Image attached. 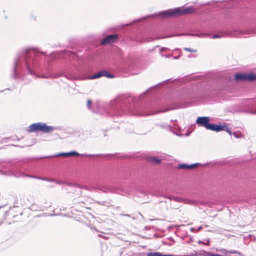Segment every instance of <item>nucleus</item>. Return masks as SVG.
I'll list each match as a JSON object with an SVG mask.
<instances>
[{
    "label": "nucleus",
    "mask_w": 256,
    "mask_h": 256,
    "mask_svg": "<svg viewBox=\"0 0 256 256\" xmlns=\"http://www.w3.org/2000/svg\"><path fill=\"white\" fill-rule=\"evenodd\" d=\"M22 214L18 206L10 208L4 214V220L5 222L10 224L19 220L20 216Z\"/></svg>",
    "instance_id": "nucleus-1"
},
{
    "label": "nucleus",
    "mask_w": 256,
    "mask_h": 256,
    "mask_svg": "<svg viewBox=\"0 0 256 256\" xmlns=\"http://www.w3.org/2000/svg\"><path fill=\"white\" fill-rule=\"evenodd\" d=\"M209 122L210 118L207 116L198 117L196 120V124L200 126H204L206 130L218 132L224 129V128L222 125L210 124Z\"/></svg>",
    "instance_id": "nucleus-2"
},
{
    "label": "nucleus",
    "mask_w": 256,
    "mask_h": 256,
    "mask_svg": "<svg viewBox=\"0 0 256 256\" xmlns=\"http://www.w3.org/2000/svg\"><path fill=\"white\" fill-rule=\"evenodd\" d=\"M54 130V128L51 126H47L46 124L38 122L30 124L27 130L28 132H50Z\"/></svg>",
    "instance_id": "nucleus-3"
},
{
    "label": "nucleus",
    "mask_w": 256,
    "mask_h": 256,
    "mask_svg": "<svg viewBox=\"0 0 256 256\" xmlns=\"http://www.w3.org/2000/svg\"><path fill=\"white\" fill-rule=\"evenodd\" d=\"M192 12V8H187L181 9L180 8L174 10H170L164 12L162 13V16L166 18L178 16H181L184 14H189Z\"/></svg>",
    "instance_id": "nucleus-4"
},
{
    "label": "nucleus",
    "mask_w": 256,
    "mask_h": 256,
    "mask_svg": "<svg viewBox=\"0 0 256 256\" xmlns=\"http://www.w3.org/2000/svg\"><path fill=\"white\" fill-rule=\"evenodd\" d=\"M118 40V36L116 34L108 35L100 40V44L104 46L107 44H112Z\"/></svg>",
    "instance_id": "nucleus-5"
},
{
    "label": "nucleus",
    "mask_w": 256,
    "mask_h": 256,
    "mask_svg": "<svg viewBox=\"0 0 256 256\" xmlns=\"http://www.w3.org/2000/svg\"><path fill=\"white\" fill-rule=\"evenodd\" d=\"M252 74L238 73L236 74L234 76V80L236 81L244 82V81H252Z\"/></svg>",
    "instance_id": "nucleus-6"
},
{
    "label": "nucleus",
    "mask_w": 256,
    "mask_h": 256,
    "mask_svg": "<svg viewBox=\"0 0 256 256\" xmlns=\"http://www.w3.org/2000/svg\"><path fill=\"white\" fill-rule=\"evenodd\" d=\"M198 165V164H178L177 166L178 169L182 170H188V169H192L196 167Z\"/></svg>",
    "instance_id": "nucleus-7"
},
{
    "label": "nucleus",
    "mask_w": 256,
    "mask_h": 256,
    "mask_svg": "<svg viewBox=\"0 0 256 256\" xmlns=\"http://www.w3.org/2000/svg\"><path fill=\"white\" fill-rule=\"evenodd\" d=\"M148 160L154 164H158L161 162V160L156 156L149 158Z\"/></svg>",
    "instance_id": "nucleus-8"
},
{
    "label": "nucleus",
    "mask_w": 256,
    "mask_h": 256,
    "mask_svg": "<svg viewBox=\"0 0 256 256\" xmlns=\"http://www.w3.org/2000/svg\"><path fill=\"white\" fill-rule=\"evenodd\" d=\"M58 156H79V154L75 152H70L62 153L58 154Z\"/></svg>",
    "instance_id": "nucleus-9"
},
{
    "label": "nucleus",
    "mask_w": 256,
    "mask_h": 256,
    "mask_svg": "<svg viewBox=\"0 0 256 256\" xmlns=\"http://www.w3.org/2000/svg\"><path fill=\"white\" fill-rule=\"evenodd\" d=\"M101 74H102V76H104L108 78H114V76L108 73L106 70H102Z\"/></svg>",
    "instance_id": "nucleus-10"
},
{
    "label": "nucleus",
    "mask_w": 256,
    "mask_h": 256,
    "mask_svg": "<svg viewBox=\"0 0 256 256\" xmlns=\"http://www.w3.org/2000/svg\"><path fill=\"white\" fill-rule=\"evenodd\" d=\"M102 76L101 71L98 72L90 78V79H96Z\"/></svg>",
    "instance_id": "nucleus-11"
},
{
    "label": "nucleus",
    "mask_w": 256,
    "mask_h": 256,
    "mask_svg": "<svg viewBox=\"0 0 256 256\" xmlns=\"http://www.w3.org/2000/svg\"><path fill=\"white\" fill-rule=\"evenodd\" d=\"M222 126L224 128V129L222 130H226L229 134H231L232 132L230 128H228L226 125Z\"/></svg>",
    "instance_id": "nucleus-12"
},
{
    "label": "nucleus",
    "mask_w": 256,
    "mask_h": 256,
    "mask_svg": "<svg viewBox=\"0 0 256 256\" xmlns=\"http://www.w3.org/2000/svg\"><path fill=\"white\" fill-rule=\"evenodd\" d=\"M205 254L206 256H222L221 255H220L218 254H212L209 252H206Z\"/></svg>",
    "instance_id": "nucleus-13"
},
{
    "label": "nucleus",
    "mask_w": 256,
    "mask_h": 256,
    "mask_svg": "<svg viewBox=\"0 0 256 256\" xmlns=\"http://www.w3.org/2000/svg\"><path fill=\"white\" fill-rule=\"evenodd\" d=\"M92 104V101L90 100L89 99L87 100L86 104H87L88 107L89 108H90Z\"/></svg>",
    "instance_id": "nucleus-14"
},
{
    "label": "nucleus",
    "mask_w": 256,
    "mask_h": 256,
    "mask_svg": "<svg viewBox=\"0 0 256 256\" xmlns=\"http://www.w3.org/2000/svg\"><path fill=\"white\" fill-rule=\"evenodd\" d=\"M184 50L190 52H196V50L191 49L190 48H184Z\"/></svg>",
    "instance_id": "nucleus-15"
},
{
    "label": "nucleus",
    "mask_w": 256,
    "mask_h": 256,
    "mask_svg": "<svg viewBox=\"0 0 256 256\" xmlns=\"http://www.w3.org/2000/svg\"><path fill=\"white\" fill-rule=\"evenodd\" d=\"M222 36L218 34H214L212 36V38H220Z\"/></svg>",
    "instance_id": "nucleus-16"
},
{
    "label": "nucleus",
    "mask_w": 256,
    "mask_h": 256,
    "mask_svg": "<svg viewBox=\"0 0 256 256\" xmlns=\"http://www.w3.org/2000/svg\"><path fill=\"white\" fill-rule=\"evenodd\" d=\"M252 81L256 80V74H252Z\"/></svg>",
    "instance_id": "nucleus-17"
},
{
    "label": "nucleus",
    "mask_w": 256,
    "mask_h": 256,
    "mask_svg": "<svg viewBox=\"0 0 256 256\" xmlns=\"http://www.w3.org/2000/svg\"><path fill=\"white\" fill-rule=\"evenodd\" d=\"M228 252L230 254H238V252H236V250H230Z\"/></svg>",
    "instance_id": "nucleus-18"
},
{
    "label": "nucleus",
    "mask_w": 256,
    "mask_h": 256,
    "mask_svg": "<svg viewBox=\"0 0 256 256\" xmlns=\"http://www.w3.org/2000/svg\"><path fill=\"white\" fill-rule=\"evenodd\" d=\"M98 236H100V237H102V236H101L100 234H99V235H98Z\"/></svg>",
    "instance_id": "nucleus-19"
}]
</instances>
